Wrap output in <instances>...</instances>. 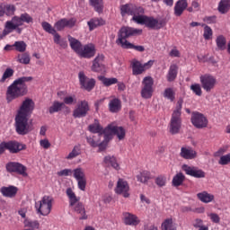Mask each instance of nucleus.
I'll return each mask as SVG.
<instances>
[{"label": "nucleus", "mask_w": 230, "mask_h": 230, "mask_svg": "<svg viewBox=\"0 0 230 230\" xmlns=\"http://www.w3.org/2000/svg\"><path fill=\"white\" fill-rule=\"evenodd\" d=\"M34 109L35 102L33 100L27 98L22 102L20 109L18 110L14 121L16 132L20 136H26V134H29V132L33 130V128L29 126L28 119H30Z\"/></svg>", "instance_id": "obj_1"}, {"label": "nucleus", "mask_w": 230, "mask_h": 230, "mask_svg": "<svg viewBox=\"0 0 230 230\" xmlns=\"http://www.w3.org/2000/svg\"><path fill=\"white\" fill-rule=\"evenodd\" d=\"M32 80V76H22L14 80L13 83L7 88V103H11V102L17 100V98H21L22 96H26V94H28V85L26 83L31 82Z\"/></svg>", "instance_id": "obj_2"}, {"label": "nucleus", "mask_w": 230, "mask_h": 230, "mask_svg": "<svg viewBox=\"0 0 230 230\" xmlns=\"http://www.w3.org/2000/svg\"><path fill=\"white\" fill-rule=\"evenodd\" d=\"M182 103H184V100L179 99L176 103V108L172 111L171 117V120L169 123V132L172 136H175V134H179L182 127V119L181 118L182 114Z\"/></svg>", "instance_id": "obj_3"}, {"label": "nucleus", "mask_w": 230, "mask_h": 230, "mask_svg": "<svg viewBox=\"0 0 230 230\" xmlns=\"http://www.w3.org/2000/svg\"><path fill=\"white\" fill-rule=\"evenodd\" d=\"M143 33V30L136 29L132 27L123 26L119 29L118 32V39L116 40V45L120 46V48H126L130 42L127 40V39H130V37H136L137 35H141Z\"/></svg>", "instance_id": "obj_4"}, {"label": "nucleus", "mask_w": 230, "mask_h": 230, "mask_svg": "<svg viewBox=\"0 0 230 230\" xmlns=\"http://www.w3.org/2000/svg\"><path fill=\"white\" fill-rule=\"evenodd\" d=\"M66 196L69 199L70 208H74L75 213L80 215L79 220H87L88 217L85 213V206L80 202V197H76V194L71 188L66 189Z\"/></svg>", "instance_id": "obj_5"}, {"label": "nucleus", "mask_w": 230, "mask_h": 230, "mask_svg": "<svg viewBox=\"0 0 230 230\" xmlns=\"http://www.w3.org/2000/svg\"><path fill=\"white\" fill-rule=\"evenodd\" d=\"M53 197L45 195L40 200L35 203V209L37 215H41L42 217H48L53 209Z\"/></svg>", "instance_id": "obj_6"}, {"label": "nucleus", "mask_w": 230, "mask_h": 230, "mask_svg": "<svg viewBox=\"0 0 230 230\" xmlns=\"http://www.w3.org/2000/svg\"><path fill=\"white\" fill-rule=\"evenodd\" d=\"M5 150H8L10 154H19L21 150H26V145L21 144L15 140L2 142L0 144V154H4Z\"/></svg>", "instance_id": "obj_7"}, {"label": "nucleus", "mask_w": 230, "mask_h": 230, "mask_svg": "<svg viewBox=\"0 0 230 230\" xmlns=\"http://www.w3.org/2000/svg\"><path fill=\"white\" fill-rule=\"evenodd\" d=\"M140 94L144 100H150L154 95V78L152 76H146L142 80Z\"/></svg>", "instance_id": "obj_8"}, {"label": "nucleus", "mask_w": 230, "mask_h": 230, "mask_svg": "<svg viewBox=\"0 0 230 230\" xmlns=\"http://www.w3.org/2000/svg\"><path fill=\"white\" fill-rule=\"evenodd\" d=\"M8 173H17L22 177H28V168L19 162H9L5 164Z\"/></svg>", "instance_id": "obj_9"}, {"label": "nucleus", "mask_w": 230, "mask_h": 230, "mask_svg": "<svg viewBox=\"0 0 230 230\" xmlns=\"http://www.w3.org/2000/svg\"><path fill=\"white\" fill-rule=\"evenodd\" d=\"M199 82L201 84L202 89L206 91V93H211L213 89L217 86V77H215L211 74H205L199 76Z\"/></svg>", "instance_id": "obj_10"}, {"label": "nucleus", "mask_w": 230, "mask_h": 230, "mask_svg": "<svg viewBox=\"0 0 230 230\" xmlns=\"http://www.w3.org/2000/svg\"><path fill=\"white\" fill-rule=\"evenodd\" d=\"M190 122L195 128H207L208 125L209 124L208 117H206L204 113H200L199 111H192Z\"/></svg>", "instance_id": "obj_11"}, {"label": "nucleus", "mask_w": 230, "mask_h": 230, "mask_svg": "<svg viewBox=\"0 0 230 230\" xmlns=\"http://www.w3.org/2000/svg\"><path fill=\"white\" fill-rule=\"evenodd\" d=\"M89 111H91V105H89V102L87 100H82L77 102L75 110L73 111V116L75 118H85L89 114Z\"/></svg>", "instance_id": "obj_12"}, {"label": "nucleus", "mask_w": 230, "mask_h": 230, "mask_svg": "<svg viewBox=\"0 0 230 230\" xmlns=\"http://www.w3.org/2000/svg\"><path fill=\"white\" fill-rule=\"evenodd\" d=\"M154 66V60H149L148 62L142 64L137 59H134L131 62L132 74L134 76H137L138 75H143L146 69H150Z\"/></svg>", "instance_id": "obj_13"}, {"label": "nucleus", "mask_w": 230, "mask_h": 230, "mask_svg": "<svg viewBox=\"0 0 230 230\" xmlns=\"http://www.w3.org/2000/svg\"><path fill=\"white\" fill-rule=\"evenodd\" d=\"M78 78L81 89H84V91H87L88 93H91V91L94 89L96 80L87 77L84 72H79Z\"/></svg>", "instance_id": "obj_14"}, {"label": "nucleus", "mask_w": 230, "mask_h": 230, "mask_svg": "<svg viewBox=\"0 0 230 230\" xmlns=\"http://www.w3.org/2000/svg\"><path fill=\"white\" fill-rule=\"evenodd\" d=\"M128 191H130L128 182L123 179H119L115 188V193H117V195H122L125 199H128L130 197V193H128Z\"/></svg>", "instance_id": "obj_15"}, {"label": "nucleus", "mask_w": 230, "mask_h": 230, "mask_svg": "<svg viewBox=\"0 0 230 230\" xmlns=\"http://www.w3.org/2000/svg\"><path fill=\"white\" fill-rule=\"evenodd\" d=\"M182 170L185 172L186 175L195 177V179H204V177H206V172L197 167L183 164Z\"/></svg>", "instance_id": "obj_16"}, {"label": "nucleus", "mask_w": 230, "mask_h": 230, "mask_svg": "<svg viewBox=\"0 0 230 230\" xmlns=\"http://www.w3.org/2000/svg\"><path fill=\"white\" fill-rule=\"evenodd\" d=\"M145 26L151 30H161V28H164V26H166V20H157L154 17L146 16Z\"/></svg>", "instance_id": "obj_17"}, {"label": "nucleus", "mask_w": 230, "mask_h": 230, "mask_svg": "<svg viewBox=\"0 0 230 230\" xmlns=\"http://www.w3.org/2000/svg\"><path fill=\"white\" fill-rule=\"evenodd\" d=\"M94 55H96V47L92 43L84 45L81 49V52H79L81 58H93Z\"/></svg>", "instance_id": "obj_18"}, {"label": "nucleus", "mask_w": 230, "mask_h": 230, "mask_svg": "<svg viewBox=\"0 0 230 230\" xmlns=\"http://www.w3.org/2000/svg\"><path fill=\"white\" fill-rule=\"evenodd\" d=\"M105 60V56L103 54H98L93 61L92 71L93 73H102L105 71V65L103 64Z\"/></svg>", "instance_id": "obj_19"}, {"label": "nucleus", "mask_w": 230, "mask_h": 230, "mask_svg": "<svg viewBox=\"0 0 230 230\" xmlns=\"http://www.w3.org/2000/svg\"><path fill=\"white\" fill-rule=\"evenodd\" d=\"M124 217V224L125 226H139L141 220H139V217L137 216L130 213V212H125L123 214Z\"/></svg>", "instance_id": "obj_20"}, {"label": "nucleus", "mask_w": 230, "mask_h": 230, "mask_svg": "<svg viewBox=\"0 0 230 230\" xmlns=\"http://www.w3.org/2000/svg\"><path fill=\"white\" fill-rule=\"evenodd\" d=\"M106 130H111V134H115L119 141H121V139H125L126 131L123 127H118L114 126L113 124H110L106 127Z\"/></svg>", "instance_id": "obj_21"}, {"label": "nucleus", "mask_w": 230, "mask_h": 230, "mask_svg": "<svg viewBox=\"0 0 230 230\" xmlns=\"http://www.w3.org/2000/svg\"><path fill=\"white\" fill-rule=\"evenodd\" d=\"M188 8V0H179L174 5V15L181 17L184 13V10Z\"/></svg>", "instance_id": "obj_22"}, {"label": "nucleus", "mask_w": 230, "mask_h": 230, "mask_svg": "<svg viewBox=\"0 0 230 230\" xmlns=\"http://www.w3.org/2000/svg\"><path fill=\"white\" fill-rule=\"evenodd\" d=\"M68 42L70 44L71 49L76 53V55H80V52L82 51V48H84V45L80 40H76V38L72 37L71 35H68Z\"/></svg>", "instance_id": "obj_23"}, {"label": "nucleus", "mask_w": 230, "mask_h": 230, "mask_svg": "<svg viewBox=\"0 0 230 230\" xmlns=\"http://www.w3.org/2000/svg\"><path fill=\"white\" fill-rule=\"evenodd\" d=\"M54 26L58 31H62L64 28H73V26H75V21L63 18L58 21Z\"/></svg>", "instance_id": "obj_24"}, {"label": "nucleus", "mask_w": 230, "mask_h": 230, "mask_svg": "<svg viewBox=\"0 0 230 230\" xmlns=\"http://www.w3.org/2000/svg\"><path fill=\"white\" fill-rule=\"evenodd\" d=\"M17 191H19V189L15 186L2 187L0 189L3 197H7L8 199H13L17 195Z\"/></svg>", "instance_id": "obj_25"}, {"label": "nucleus", "mask_w": 230, "mask_h": 230, "mask_svg": "<svg viewBox=\"0 0 230 230\" xmlns=\"http://www.w3.org/2000/svg\"><path fill=\"white\" fill-rule=\"evenodd\" d=\"M63 109L67 110V113L70 112L69 107L66 106L64 102H60L58 101H55L52 105L49 108V114H55V112H60Z\"/></svg>", "instance_id": "obj_26"}, {"label": "nucleus", "mask_w": 230, "mask_h": 230, "mask_svg": "<svg viewBox=\"0 0 230 230\" xmlns=\"http://www.w3.org/2000/svg\"><path fill=\"white\" fill-rule=\"evenodd\" d=\"M180 155L183 159H195L197 157V152L191 147H181Z\"/></svg>", "instance_id": "obj_27"}, {"label": "nucleus", "mask_w": 230, "mask_h": 230, "mask_svg": "<svg viewBox=\"0 0 230 230\" xmlns=\"http://www.w3.org/2000/svg\"><path fill=\"white\" fill-rule=\"evenodd\" d=\"M179 73V66L176 64H172L170 66L166 78L167 82H173L177 78V75Z\"/></svg>", "instance_id": "obj_28"}, {"label": "nucleus", "mask_w": 230, "mask_h": 230, "mask_svg": "<svg viewBox=\"0 0 230 230\" xmlns=\"http://www.w3.org/2000/svg\"><path fill=\"white\" fill-rule=\"evenodd\" d=\"M14 30H17V26L13 24V22L7 21L4 24V29L2 34H0V39H4L6 35H10V33L13 32Z\"/></svg>", "instance_id": "obj_29"}, {"label": "nucleus", "mask_w": 230, "mask_h": 230, "mask_svg": "<svg viewBox=\"0 0 230 230\" xmlns=\"http://www.w3.org/2000/svg\"><path fill=\"white\" fill-rule=\"evenodd\" d=\"M90 132H93V134H98V137H100L102 136V133L103 132V130H105V128H103V127H102V125L100 124V121L98 119L94 120L93 124H91L88 127Z\"/></svg>", "instance_id": "obj_30"}, {"label": "nucleus", "mask_w": 230, "mask_h": 230, "mask_svg": "<svg viewBox=\"0 0 230 230\" xmlns=\"http://www.w3.org/2000/svg\"><path fill=\"white\" fill-rule=\"evenodd\" d=\"M230 10V0H220L217 5V12L222 15H226Z\"/></svg>", "instance_id": "obj_31"}, {"label": "nucleus", "mask_w": 230, "mask_h": 230, "mask_svg": "<svg viewBox=\"0 0 230 230\" xmlns=\"http://www.w3.org/2000/svg\"><path fill=\"white\" fill-rule=\"evenodd\" d=\"M198 199L204 202L205 204H209L215 200V196L213 194L208 193V191L199 192L197 194Z\"/></svg>", "instance_id": "obj_32"}, {"label": "nucleus", "mask_w": 230, "mask_h": 230, "mask_svg": "<svg viewBox=\"0 0 230 230\" xmlns=\"http://www.w3.org/2000/svg\"><path fill=\"white\" fill-rule=\"evenodd\" d=\"M104 24H105V22L102 18H93L88 22L90 31H93V30H96L98 26H104Z\"/></svg>", "instance_id": "obj_33"}, {"label": "nucleus", "mask_w": 230, "mask_h": 230, "mask_svg": "<svg viewBox=\"0 0 230 230\" xmlns=\"http://www.w3.org/2000/svg\"><path fill=\"white\" fill-rule=\"evenodd\" d=\"M104 164L107 166H111V168H114V170H119V164H118V160L114 156H105L104 157Z\"/></svg>", "instance_id": "obj_34"}, {"label": "nucleus", "mask_w": 230, "mask_h": 230, "mask_svg": "<svg viewBox=\"0 0 230 230\" xmlns=\"http://www.w3.org/2000/svg\"><path fill=\"white\" fill-rule=\"evenodd\" d=\"M82 154V146L76 145L73 147L72 151L68 154V155L66 157L68 161H71L73 159H75V157H78V155H81Z\"/></svg>", "instance_id": "obj_35"}, {"label": "nucleus", "mask_w": 230, "mask_h": 230, "mask_svg": "<svg viewBox=\"0 0 230 230\" xmlns=\"http://www.w3.org/2000/svg\"><path fill=\"white\" fill-rule=\"evenodd\" d=\"M111 112H119L121 111V101L119 99H113L109 103Z\"/></svg>", "instance_id": "obj_36"}, {"label": "nucleus", "mask_w": 230, "mask_h": 230, "mask_svg": "<svg viewBox=\"0 0 230 230\" xmlns=\"http://www.w3.org/2000/svg\"><path fill=\"white\" fill-rule=\"evenodd\" d=\"M150 179H152V174L148 171H144L137 175V181L142 184H146Z\"/></svg>", "instance_id": "obj_37"}, {"label": "nucleus", "mask_w": 230, "mask_h": 230, "mask_svg": "<svg viewBox=\"0 0 230 230\" xmlns=\"http://www.w3.org/2000/svg\"><path fill=\"white\" fill-rule=\"evenodd\" d=\"M216 44L219 51H224L226 49V46H227V40L224 35H219L216 39Z\"/></svg>", "instance_id": "obj_38"}, {"label": "nucleus", "mask_w": 230, "mask_h": 230, "mask_svg": "<svg viewBox=\"0 0 230 230\" xmlns=\"http://www.w3.org/2000/svg\"><path fill=\"white\" fill-rule=\"evenodd\" d=\"M53 36L55 44H58V46H60V48H62L63 49H66V48H67V40L60 37V34L56 32Z\"/></svg>", "instance_id": "obj_39"}, {"label": "nucleus", "mask_w": 230, "mask_h": 230, "mask_svg": "<svg viewBox=\"0 0 230 230\" xmlns=\"http://www.w3.org/2000/svg\"><path fill=\"white\" fill-rule=\"evenodd\" d=\"M134 8V4H126L120 6V14L122 17L125 15H132V10Z\"/></svg>", "instance_id": "obj_40"}, {"label": "nucleus", "mask_w": 230, "mask_h": 230, "mask_svg": "<svg viewBox=\"0 0 230 230\" xmlns=\"http://www.w3.org/2000/svg\"><path fill=\"white\" fill-rule=\"evenodd\" d=\"M186 179V176L182 174V172H178L173 178H172V186L175 188L181 186L184 182V180Z\"/></svg>", "instance_id": "obj_41"}, {"label": "nucleus", "mask_w": 230, "mask_h": 230, "mask_svg": "<svg viewBox=\"0 0 230 230\" xmlns=\"http://www.w3.org/2000/svg\"><path fill=\"white\" fill-rule=\"evenodd\" d=\"M98 79L102 82L103 85L106 87H111V85H114V84H118V78L112 77V78H107L103 75H101L98 77Z\"/></svg>", "instance_id": "obj_42"}, {"label": "nucleus", "mask_w": 230, "mask_h": 230, "mask_svg": "<svg viewBox=\"0 0 230 230\" xmlns=\"http://www.w3.org/2000/svg\"><path fill=\"white\" fill-rule=\"evenodd\" d=\"M91 6H93L95 12L102 13L103 12V0H89Z\"/></svg>", "instance_id": "obj_43"}, {"label": "nucleus", "mask_w": 230, "mask_h": 230, "mask_svg": "<svg viewBox=\"0 0 230 230\" xmlns=\"http://www.w3.org/2000/svg\"><path fill=\"white\" fill-rule=\"evenodd\" d=\"M31 58H30V54L28 52H24L22 54H18L17 56V62H19V64H24L25 66H28V64H30L31 62Z\"/></svg>", "instance_id": "obj_44"}, {"label": "nucleus", "mask_w": 230, "mask_h": 230, "mask_svg": "<svg viewBox=\"0 0 230 230\" xmlns=\"http://www.w3.org/2000/svg\"><path fill=\"white\" fill-rule=\"evenodd\" d=\"M15 51H18L19 53H24L26 51V48H28V45L26 42L21 40V41H15L13 45Z\"/></svg>", "instance_id": "obj_45"}, {"label": "nucleus", "mask_w": 230, "mask_h": 230, "mask_svg": "<svg viewBox=\"0 0 230 230\" xmlns=\"http://www.w3.org/2000/svg\"><path fill=\"white\" fill-rule=\"evenodd\" d=\"M73 176L75 179V181H80L82 179H86L85 172H84V169L82 168H76L74 171H72Z\"/></svg>", "instance_id": "obj_46"}, {"label": "nucleus", "mask_w": 230, "mask_h": 230, "mask_svg": "<svg viewBox=\"0 0 230 230\" xmlns=\"http://www.w3.org/2000/svg\"><path fill=\"white\" fill-rule=\"evenodd\" d=\"M41 27L44 30V31H46L47 33H50V35H54L57 33L55 28H53V26H51V23L48 22H42Z\"/></svg>", "instance_id": "obj_47"}, {"label": "nucleus", "mask_w": 230, "mask_h": 230, "mask_svg": "<svg viewBox=\"0 0 230 230\" xmlns=\"http://www.w3.org/2000/svg\"><path fill=\"white\" fill-rule=\"evenodd\" d=\"M164 98L170 100V102L175 101V92L173 88H166L164 92Z\"/></svg>", "instance_id": "obj_48"}, {"label": "nucleus", "mask_w": 230, "mask_h": 230, "mask_svg": "<svg viewBox=\"0 0 230 230\" xmlns=\"http://www.w3.org/2000/svg\"><path fill=\"white\" fill-rule=\"evenodd\" d=\"M162 230H175L173 226V219L167 218L162 223Z\"/></svg>", "instance_id": "obj_49"}, {"label": "nucleus", "mask_w": 230, "mask_h": 230, "mask_svg": "<svg viewBox=\"0 0 230 230\" xmlns=\"http://www.w3.org/2000/svg\"><path fill=\"white\" fill-rule=\"evenodd\" d=\"M155 182L158 188H164L166 186V176L159 175L155 178Z\"/></svg>", "instance_id": "obj_50"}, {"label": "nucleus", "mask_w": 230, "mask_h": 230, "mask_svg": "<svg viewBox=\"0 0 230 230\" xmlns=\"http://www.w3.org/2000/svg\"><path fill=\"white\" fill-rule=\"evenodd\" d=\"M145 13V9L139 5H136L133 4V10L131 11V15L136 17L137 15H143Z\"/></svg>", "instance_id": "obj_51"}, {"label": "nucleus", "mask_w": 230, "mask_h": 230, "mask_svg": "<svg viewBox=\"0 0 230 230\" xmlns=\"http://www.w3.org/2000/svg\"><path fill=\"white\" fill-rule=\"evenodd\" d=\"M13 76V69L12 68H6L5 71L4 72V75L0 80V82L3 84L6 82L7 78H12Z\"/></svg>", "instance_id": "obj_52"}, {"label": "nucleus", "mask_w": 230, "mask_h": 230, "mask_svg": "<svg viewBox=\"0 0 230 230\" xmlns=\"http://www.w3.org/2000/svg\"><path fill=\"white\" fill-rule=\"evenodd\" d=\"M20 17L22 24L23 22H26V24L33 23V17H31V15H30L28 13H22Z\"/></svg>", "instance_id": "obj_53"}, {"label": "nucleus", "mask_w": 230, "mask_h": 230, "mask_svg": "<svg viewBox=\"0 0 230 230\" xmlns=\"http://www.w3.org/2000/svg\"><path fill=\"white\" fill-rule=\"evenodd\" d=\"M190 91H192L196 96H202V87H200V84H191Z\"/></svg>", "instance_id": "obj_54"}, {"label": "nucleus", "mask_w": 230, "mask_h": 230, "mask_svg": "<svg viewBox=\"0 0 230 230\" xmlns=\"http://www.w3.org/2000/svg\"><path fill=\"white\" fill-rule=\"evenodd\" d=\"M88 145L90 146H93V148H96L98 146V144L100 143V138H96V137H86Z\"/></svg>", "instance_id": "obj_55"}, {"label": "nucleus", "mask_w": 230, "mask_h": 230, "mask_svg": "<svg viewBox=\"0 0 230 230\" xmlns=\"http://www.w3.org/2000/svg\"><path fill=\"white\" fill-rule=\"evenodd\" d=\"M123 49H135V51H139L140 53H143V51H145V47L141 45L136 46L132 43H128V45L124 47Z\"/></svg>", "instance_id": "obj_56"}, {"label": "nucleus", "mask_w": 230, "mask_h": 230, "mask_svg": "<svg viewBox=\"0 0 230 230\" xmlns=\"http://www.w3.org/2000/svg\"><path fill=\"white\" fill-rule=\"evenodd\" d=\"M112 132H111V129L107 130V128H104V130L102 132V136L104 135V140L102 143H109L111 139H112Z\"/></svg>", "instance_id": "obj_57"}, {"label": "nucleus", "mask_w": 230, "mask_h": 230, "mask_svg": "<svg viewBox=\"0 0 230 230\" xmlns=\"http://www.w3.org/2000/svg\"><path fill=\"white\" fill-rule=\"evenodd\" d=\"M203 37L205 40H209L211 37H213V30L211 29V27L208 25L204 27Z\"/></svg>", "instance_id": "obj_58"}, {"label": "nucleus", "mask_w": 230, "mask_h": 230, "mask_svg": "<svg viewBox=\"0 0 230 230\" xmlns=\"http://www.w3.org/2000/svg\"><path fill=\"white\" fill-rule=\"evenodd\" d=\"M77 188L81 191H85V188H87V178H83L82 180H76Z\"/></svg>", "instance_id": "obj_59"}, {"label": "nucleus", "mask_w": 230, "mask_h": 230, "mask_svg": "<svg viewBox=\"0 0 230 230\" xmlns=\"http://www.w3.org/2000/svg\"><path fill=\"white\" fill-rule=\"evenodd\" d=\"M146 17L143 14H138L137 16H133L132 21H135L137 24H146Z\"/></svg>", "instance_id": "obj_60"}, {"label": "nucleus", "mask_w": 230, "mask_h": 230, "mask_svg": "<svg viewBox=\"0 0 230 230\" xmlns=\"http://www.w3.org/2000/svg\"><path fill=\"white\" fill-rule=\"evenodd\" d=\"M5 8V15L10 17L11 15H13L15 13V5L13 4H6L4 5Z\"/></svg>", "instance_id": "obj_61"}, {"label": "nucleus", "mask_w": 230, "mask_h": 230, "mask_svg": "<svg viewBox=\"0 0 230 230\" xmlns=\"http://www.w3.org/2000/svg\"><path fill=\"white\" fill-rule=\"evenodd\" d=\"M64 105H73V103H76V97L74 96H66L63 100Z\"/></svg>", "instance_id": "obj_62"}, {"label": "nucleus", "mask_w": 230, "mask_h": 230, "mask_svg": "<svg viewBox=\"0 0 230 230\" xmlns=\"http://www.w3.org/2000/svg\"><path fill=\"white\" fill-rule=\"evenodd\" d=\"M25 226H26V227H30V228H27V229H33V230H35V229H39L40 224H39V221L34 220V221H27L25 223Z\"/></svg>", "instance_id": "obj_63"}, {"label": "nucleus", "mask_w": 230, "mask_h": 230, "mask_svg": "<svg viewBox=\"0 0 230 230\" xmlns=\"http://www.w3.org/2000/svg\"><path fill=\"white\" fill-rule=\"evenodd\" d=\"M218 163L220 164H222L223 166H226V164H229V163H230V154H227L226 155L221 156Z\"/></svg>", "instance_id": "obj_64"}]
</instances>
